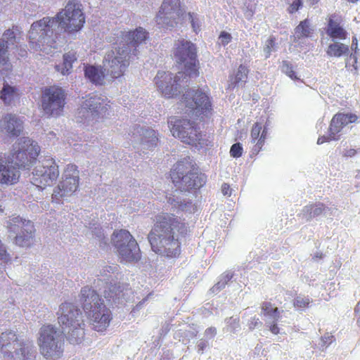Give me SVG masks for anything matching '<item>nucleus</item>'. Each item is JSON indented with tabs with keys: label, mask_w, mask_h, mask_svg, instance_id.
Wrapping results in <instances>:
<instances>
[{
	"label": "nucleus",
	"mask_w": 360,
	"mask_h": 360,
	"mask_svg": "<svg viewBox=\"0 0 360 360\" xmlns=\"http://www.w3.org/2000/svg\"><path fill=\"white\" fill-rule=\"evenodd\" d=\"M85 77L96 85L105 83L106 75L101 66L89 65L84 70Z\"/></svg>",
	"instance_id": "c756f323"
},
{
	"label": "nucleus",
	"mask_w": 360,
	"mask_h": 360,
	"mask_svg": "<svg viewBox=\"0 0 360 360\" xmlns=\"http://www.w3.org/2000/svg\"><path fill=\"white\" fill-rule=\"evenodd\" d=\"M311 32L310 23L307 20H304L296 27L294 33L295 40L300 39L304 37H309Z\"/></svg>",
	"instance_id": "e433bc0d"
},
{
	"label": "nucleus",
	"mask_w": 360,
	"mask_h": 360,
	"mask_svg": "<svg viewBox=\"0 0 360 360\" xmlns=\"http://www.w3.org/2000/svg\"><path fill=\"white\" fill-rule=\"evenodd\" d=\"M84 101L78 109L77 117L88 123L103 117L110 108L108 98L98 94H90L83 98Z\"/></svg>",
	"instance_id": "423d86ee"
},
{
	"label": "nucleus",
	"mask_w": 360,
	"mask_h": 360,
	"mask_svg": "<svg viewBox=\"0 0 360 360\" xmlns=\"http://www.w3.org/2000/svg\"><path fill=\"white\" fill-rule=\"evenodd\" d=\"M262 315L265 318L266 326L274 335L279 333L280 330L277 322L280 318V311L276 307L270 302H264L262 304Z\"/></svg>",
	"instance_id": "b1692460"
},
{
	"label": "nucleus",
	"mask_w": 360,
	"mask_h": 360,
	"mask_svg": "<svg viewBox=\"0 0 360 360\" xmlns=\"http://www.w3.org/2000/svg\"><path fill=\"white\" fill-rule=\"evenodd\" d=\"M248 15H249V16H251V15H252V13H250L248 14Z\"/></svg>",
	"instance_id": "338daca9"
},
{
	"label": "nucleus",
	"mask_w": 360,
	"mask_h": 360,
	"mask_svg": "<svg viewBox=\"0 0 360 360\" xmlns=\"http://www.w3.org/2000/svg\"><path fill=\"white\" fill-rule=\"evenodd\" d=\"M276 50L275 39L274 37H269L266 40L264 46L263 51L265 55V58H268L273 51Z\"/></svg>",
	"instance_id": "37998d69"
},
{
	"label": "nucleus",
	"mask_w": 360,
	"mask_h": 360,
	"mask_svg": "<svg viewBox=\"0 0 360 360\" xmlns=\"http://www.w3.org/2000/svg\"><path fill=\"white\" fill-rule=\"evenodd\" d=\"M58 323L63 330L71 327L84 325L81 311L70 302L62 303L58 311Z\"/></svg>",
	"instance_id": "6ab92c4d"
},
{
	"label": "nucleus",
	"mask_w": 360,
	"mask_h": 360,
	"mask_svg": "<svg viewBox=\"0 0 360 360\" xmlns=\"http://www.w3.org/2000/svg\"><path fill=\"white\" fill-rule=\"evenodd\" d=\"M84 326L71 327L63 330V332L67 335L68 339L72 344H79L82 341L84 336Z\"/></svg>",
	"instance_id": "f704fd0d"
},
{
	"label": "nucleus",
	"mask_w": 360,
	"mask_h": 360,
	"mask_svg": "<svg viewBox=\"0 0 360 360\" xmlns=\"http://www.w3.org/2000/svg\"><path fill=\"white\" fill-rule=\"evenodd\" d=\"M65 105V93L62 88L52 86L46 88L42 94L41 108L49 116L58 117Z\"/></svg>",
	"instance_id": "2eb2a0df"
},
{
	"label": "nucleus",
	"mask_w": 360,
	"mask_h": 360,
	"mask_svg": "<svg viewBox=\"0 0 360 360\" xmlns=\"http://www.w3.org/2000/svg\"><path fill=\"white\" fill-rule=\"evenodd\" d=\"M187 82V76L184 72H179L175 76L166 71H158L154 82L158 91L165 98H172L180 92L181 82Z\"/></svg>",
	"instance_id": "ddd939ff"
},
{
	"label": "nucleus",
	"mask_w": 360,
	"mask_h": 360,
	"mask_svg": "<svg viewBox=\"0 0 360 360\" xmlns=\"http://www.w3.org/2000/svg\"><path fill=\"white\" fill-rule=\"evenodd\" d=\"M122 46L124 44V48H129L130 52L136 50V46L143 42L148 38V32L142 27H138L133 31L121 32Z\"/></svg>",
	"instance_id": "412c9836"
},
{
	"label": "nucleus",
	"mask_w": 360,
	"mask_h": 360,
	"mask_svg": "<svg viewBox=\"0 0 360 360\" xmlns=\"http://www.w3.org/2000/svg\"><path fill=\"white\" fill-rule=\"evenodd\" d=\"M355 312L360 313V302L358 303L355 308Z\"/></svg>",
	"instance_id": "680f3d73"
},
{
	"label": "nucleus",
	"mask_w": 360,
	"mask_h": 360,
	"mask_svg": "<svg viewBox=\"0 0 360 360\" xmlns=\"http://www.w3.org/2000/svg\"><path fill=\"white\" fill-rule=\"evenodd\" d=\"M188 15L189 20H191L193 30L197 32L198 30H200V27L201 26V20L198 18L197 15L194 13H189Z\"/></svg>",
	"instance_id": "a18cd8bd"
},
{
	"label": "nucleus",
	"mask_w": 360,
	"mask_h": 360,
	"mask_svg": "<svg viewBox=\"0 0 360 360\" xmlns=\"http://www.w3.org/2000/svg\"><path fill=\"white\" fill-rule=\"evenodd\" d=\"M169 128L173 136L182 142L202 147L204 140L193 122L186 119L172 117L168 122Z\"/></svg>",
	"instance_id": "9d476101"
},
{
	"label": "nucleus",
	"mask_w": 360,
	"mask_h": 360,
	"mask_svg": "<svg viewBox=\"0 0 360 360\" xmlns=\"http://www.w3.org/2000/svg\"><path fill=\"white\" fill-rule=\"evenodd\" d=\"M0 207H1V205H0ZM0 210H1V211H2V209H1V208H0Z\"/></svg>",
	"instance_id": "774afa93"
},
{
	"label": "nucleus",
	"mask_w": 360,
	"mask_h": 360,
	"mask_svg": "<svg viewBox=\"0 0 360 360\" xmlns=\"http://www.w3.org/2000/svg\"><path fill=\"white\" fill-rule=\"evenodd\" d=\"M217 334V329L214 327H210L205 331V336L208 339L214 338Z\"/></svg>",
	"instance_id": "864d4df0"
},
{
	"label": "nucleus",
	"mask_w": 360,
	"mask_h": 360,
	"mask_svg": "<svg viewBox=\"0 0 360 360\" xmlns=\"http://www.w3.org/2000/svg\"><path fill=\"white\" fill-rule=\"evenodd\" d=\"M112 243L119 257L126 262L138 261L141 258L140 250L136 240L127 230H119L113 233Z\"/></svg>",
	"instance_id": "f8f14e48"
},
{
	"label": "nucleus",
	"mask_w": 360,
	"mask_h": 360,
	"mask_svg": "<svg viewBox=\"0 0 360 360\" xmlns=\"http://www.w3.org/2000/svg\"><path fill=\"white\" fill-rule=\"evenodd\" d=\"M0 41L5 44V46H7V48L9 45L14 44L16 42V35L14 30L10 29L6 30Z\"/></svg>",
	"instance_id": "a19ab883"
},
{
	"label": "nucleus",
	"mask_w": 360,
	"mask_h": 360,
	"mask_svg": "<svg viewBox=\"0 0 360 360\" xmlns=\"http://www.w3.org/2000/svg\"><path fill=\"white\" fill-rule=\"evenodd\" d=\"M2 127L11 136H18L22 131L23 121L16 115L8 114L3 119Z\"/></svg>",
	"instance_id": "cd10ccee"
},
{
	"label": "nucleus",
	"mask_w": 360,
	"mask_h": 360,
	"mask_svg": "<svg viewBox=\"0 0 360 360\" xmlns=\"http://www.w3.org/2000/svg\"><path fill=\"white\" fill-rule=\"evenodd\" d=\"M207 347V342L205 340H200L197 345L198 352L202 353L205 349Z\"/></svg>",
	"instance_id": "6e6d98bb"
},
{
	"label": "nucleus",
	"mask_w": 360,
	"mask_h": 360,
	"mask_svg": "<svg viewBox=\"0 0 360 360\" xmlns=\"http://www.w3.org/2000/svg\"><path fill=\"white\" fill-rule=\"evenodd\" d=\"M267 136V127L262 122L254 124L251 133V142L255 144L252 148L253 153H258L264 144Z\"/></svg>",
	"instance_id": "bb28decb"
},
{
	"label": "nucleus",
	"mask_w": 360,
	"mask_h": 360,
	"mask_svg": "<svg viewBox=\"0 0 360 360\" xmlns=\"http://www.w3.org/2000/svg\"><path fill=\"white\" fill-rule=\"evenodd\" d=\"M80 302L95 330L104 331L111 320V312L95 290L89 286L81 289Z\"/></svg>",
	"instance_id": "7ed1b4c3"
},
{
	"label": "nucleus",
	"mask_w": 360,
	"mask_h": 360,
	"mask_svg": "<svg viewBox=\"0 0 360 360\" xmlns=\"http://www.w3.org/2000/svg\"><path fill=\"white\" fill-rule=\"evenodd\" d=\"M349 50V46L335 41L328 46L326 53L330 57L340 58L347 54Z\"/></svg>",
	"instance_id": "c9c22d12"
},
{
	"label": "nucleus",
	"mask_w": 360,
	"mask_h": 360,
	"mask_svg": "<svg viewBox=\"0 0 360 360\" xmlns=\"http://www.w3.org/2000/svg\"><path fill=\"white\" fill-rule=\"evenodd\" d=\"M227 323L230 326L232 329V331L235 333L239 328V321L238 319L230 318L227 321Z\"/></svg>",
	"instance_id": "603ef678"
},
{
	"label": "nucleus",
	"mask_w": 360,
	"mask_h": 360,
	"mask_svg": "<svg viewBox=\"0 0 360 360\" xmlns=\"http://www.w3.org/2000/svg\"><path fill=\"white\" fill-rule=\"evenodd\" d=\"M104 295L105 298L112 300H120L125 295V292L120 289V286L110 285L108 290H105Z\"/></svg>",
	"instance_id": "4c0bfd02"
},
{
	"label": "nucleus",
	"mask_w": 360,
	"mask_h": 360,
	"mask_svg": "<svg viewBox=\"0 0 360 360\" xmlns=\"http://www.w3.org/2000/svg\"><path fill=\"white\" fill-rule=\"evenodd\" d=\"M333 139H330V134H328V136H321V137H319L317 140V144L320 145V144H322L326 141H332Z\"/></svg>",
	"instance_id": "4d7b16f0"
},
{
	"label": "nucleus",
	"mask_w": 360,
	"mask_h": 360,
	"mask_svg": "<svg viewBox=\"0 0 360 360\" xmlns=\"http://www.w3.org/2000/svg\"><path fill=\"white\" fill-rule=\"evenodd\" d=\"M360 153V148H347L344 150L342 155L345 158H352Z\"/></svg>",
	"instance_id": "3c124183"
},
{
	"label": "nucleus",
	"mask_w": 360,
	"mask_h": 360,
	"mask_svg": "<svg viewBox=\"0 0 360 360\" xmlns=\"http://www.w3.org/2000/svg\"><path fill=\"white\" fill-rule=\"evenodd\" d=\"M183 13L179 0H164L156 16V22L162 27H174Z\"/></svg>",
	"instance_id": "f3484780"
},
{
	"label": "nucleus",
	"mask_w": 360,
	"mask_h": 360,
	"mask_svg": "<svg viewBox=\"0 0 360 360\" xmlns=\"http://www.w3.org/2000/svg\"><path fill=\"white\" fill-rule=\"evenodd\" d=\"M173 54L176 63L183 65L185 75H198L196 48L193 43L184 39L177 41L174 46Z\"/></svg>",
	"instance_id": "9b49d317"
},
{
	"label": "nucleus",
	"mask_w": 360,
	"mask_h": 360,
	"mask_svg": "<svg viewBox=\"0 0 360 360\" xmlns=\"http://www.w3.org/2000/svg\"><path fill=\"white\" fill-rule=\"evenodd\" d=\"M0 347L5 360H30L34 351L31 341L18 340L13 331L1 333Z\"/></svg>",
	"instance_id": "20e7f679"
},
{
	"label": "nucleus",
	"mask_w": 360,
	"mask_h": 360,
	"mask_svg": "<svg viewBox=\"0 0 360 360\" xmlns=\"http://www.w3.org/2000/svg\"><path fill=\"white\" fill-rule=\"evenodd\" d=\"M281 70L283 73L288 75L290 78L293 80L297 79L298 77L296 76L295 71L292 69V65L288 61H283Z\"/></svg>",
	"instance_id": "c03bdc74"
},
{
	"label": "nucleus",
	"mask_w": 360,
	"mask_h": 360,
	"mask_svg": "<svg viewBox=\"0 0 360 360\" xmlns=\"http://www.w3.org/2000/svg\"><path fill=\"white\" fill-rule=\"evenodd\" d=\"M248 68L244 65H240L236 72V75H235L234 82H231V84H229V87L233 88L235 84L245 82L248 77Z\"/></svg>",
	"instance_id": "58836bf2"
},
{
	"label": "nucleus",
	"mask_w": 360,
	"mask_h": 360,
	"mask_svg": "<svg viewBox=\"0 0 360 360\" xmlns=\"http://www.w3.org/2000/svg\"><path fill=\"white\" fill-rule=\"evenodd\" d=\"M39 153L38 144L28 137H22L13 146V152L6 158L12 160V164L19 170L29 169Z\"/></svg>",
	"instance_id": "0eeeda50"
},
{
	"label": "nucleus",
	"mask_w": 360,
	"mask_h": 360,
	"mask_svg": "<svg viewBox=\"0 0 360 360\" xmlns=\"http://www.w3.org/2000/svg\"><path fill=\"white\" fill-rule=\"evenodd\" d=\"M232 37L231 34L226 32H222L219 37V43L223 46H226L231 41Z\"/></svg>",
	"instance_id": "8fccbe9b"
},
{
	"label": "nucleus",
	"mask_w": 360,
	"mask_h": 360,
	"mask_svg": "<svg viewBox=\"0 0 360 360\" xmlns=\"http://www.w3.org/2000/svg\"><path fill=\"white\" fill-rule=\"evenodd\" d=\"M38 345L41 354L47 359L56 360L63 354L60 333L51 325L41 326L39 331Z\"/></svg>",
	"instance_id": "39448f33"
},
{
	"label": "nucleus",
	"mask_w": 360,
	"mask_h": 360,
	"mask_svg": "<svg viewBox=\"0 0 360 360\" xmlns=\"http://www.w3.org/2000/svg\"><path fill=\"white\" fill-rule=\"evenodd\" d=\"M243 148L240 143L233 144L230 150V154L233 158H239L242 155Z\"/></svg>",
	"instance_id": "09e8293b"
},
{
	"label": "nucleus",
	"mask_w": 360,
	"mask_h": 360,
	"mask_svg": "<svg viewBox=\"0 0 360 360\" xmlns=\"http://www.w3.org/2000/svg\"><path fill=\"white\" fill-rule=\"evenodd\" d=\"M172 180L174 186L181 191L198 188L205 183L203 176H199L195 171L186 173V174L184 175H181L179 181L177 179Z\"/></svg>",
	"instance_id": "4be33fe9"
},
{
	"label": "nucleus",
	"mask_w": 360,
	"mask_h": 360,
	"mask_svg": "<svg viewBox=\"0 0 360 360\" xmlns=\"http://www.w3.org/2000/svg\"><path fill=\"white\" fill-rule=\"evenodd\" d=\"M183 99L186 106L196 117L205 114L211 109L209 97L200 90L186 91Z\"/></svg>",
	"instance_id": "a211bd4d"
},
{
	"label": "nucleus",
	"mask_w": 360,
	"mask_h": 360,
	"mask_svg": "<svg viewBox=\"0 0 360 360\" xmlns=\"http://www.w3.org/2000/svg\"><path fill=\"white\" fill-rule=\"evenodd\" d=\"M326 207L322 204L310 205L305 206L299 214V216L307 221L322 214Z\"/></svg>",
	"instance_id": "2f4dec72"
},
{
	"label": "nucleus",
	"mask_w": 360,
	"mask_h": 360,
	"mask_svg": "<svg viewBox=\"0 0 360 360\" xmlns=\"http://www.w3.org/2000/svg\"><path fill=\"white\" fill-rule=\"evenodd\" d=\"M77 59V53L75 51H70L65 53L63 56V62L55 65V69L57 72L63 75H68L70 74L72 63Z\"/></svg>",
	"instance_id": "7c9ffc66"
},
{
	"label": "nucleus",
	"mask_w": 360,
	"mask_h": 360,
	"mask_svg": "<svg viewBox=\"0 0 360 360\" xmlns=\"http://www.w3.org/2000/svg\"><path fill=\"white\" fill-rule=\"evenodd\" d=\"M124 46L120 43L117 47L109 51L104 58L103 65L112 79L122 77L129 65L131 52L129 48Z\"/></svg>",
	"instance_id": "1a4fd4ad"
},
{
	"label": "nucleus",
	"mask_w": 360,
	"mask_h": 360,
	"mask_svg": "<svg viewBox=\"0 0 360 360\" xmlns=\"http://www.w3.org/2000/svg\"><path fill=\"white\" fill-rule=\"evenodd\" d=\"M79 172L75 165H68L63 173L62 180L58 186L54 188L53 198H58L72 195L79 186Z\"/></svg>",
	"instance_id": "dca6fc26"
},
{
	"label": "nucleus",
	"mask_w": 360,
	"mask_h": 360,
	"mask_svg": "<svg viewBox=\"0 0 360 360\" xmlns=\"http://www.w3.org/2000/svg\"><path fill=\"white\" fill-rule=\"evenodd\" d=\"M349 2H352V3H355L356 1H357L358 0H348Z\"/></svg>",
	"instance_id": "e2e57ef3"
},
{
	"label": "nucleus",
	"mask_w": 360,
	"mask_h": 360,
	"mask_svg": "<svg viewBox=\"0 0 360 360\" xmlns=\"http://www.w3.org/2000/svg\"><path fill=\"white\" fill-rule=\"evenodd\" d=\"M356 46H357V40H356V38H354V39H353V41H352V44L351 48H352V49H356Z\"/></svg>",
	"instance_id": "052dcab7"
},
{
	"label": "nucleus",
	"mask_w": 360,
	"mask_h": 360,
	"mask_svg": "<svg viewBox=\"0 0 360 360\" xmlns=\"http://www.w3.org/2000/svg\"><path fill=\"white\" fill-rule=\"evenodd\" d=\"M261 349V347H255V349H256V350H257V349Z\"/></svg>",
	"instance_id": "0e129e2a"
},
{
	"label": "nucleus",
	"mask_w": 360,
	"mask_h": 360,
	"mask_svg": "<svg viewBox=\"0 0 360 360\" xmlns=\"http://www.w3.org/2000/svg\"><path fill=\"white\" fill-rule=\"evenodd\" d=\"M179 206L181 207L182 210H184V208L182 207V205H180Z\"/></svg>",
	"instance_id": "69168bd1"
},
{
	"label": "nucleus",
	"mask_w": 360,
	"mask_h": 360,
	"mask_svg": "<svg viewBox=\"0 0 360 360\" xmlns=\"http://www.w3.org/2000/svg\"><path fill=\"white\" fill-rule=\"evenodd\" d=\"M326 34L332 39L333 41L342 40L347 37V32L340 25L341 18L337 15H331L328 17Z\"/></svg>",
	"instance_id": "a878e982"
},
{
	"label": "nucleus",
	"mask_w": 360,
	"mask_h": 360,
	"mask_svg": "<svg viewBox=\"0 0 360 360\" xmlns=\"http://www.w3.org/2000/svg\"><path fill=\"white\" fill-rule=\"evenodd\" d=\"M357 116L354 114H336L332 119L330 125V139L335 140L339 139L338 134L341 131L344 126L349 123L357 121Z\"/></svg>",
	"instance_id": "5701e85b"
},
{
	"label": "nucleus",
	"mask_w": 360,
	"mask_h": 360,
	"mask_svg": "<svg viewBox=\"0 0 360 360\" xmlns=\"http://www.w3.org/2000/svg\"><path fill=\"white\" fill-rule=\"evenodd\" d=\"M333 336H330V335H328V336H325L322 338V341L324 342V343H328V344H330L333 341Z\"/></svg>",
	"instance_id": "13d9d810"
},
{
	"label": "nucleus",
	"mask_w": 360,
	"mask_h": 360,
	"mask_svg": "<svg viewBox=\"0 0 360 360\" xmlns=\"http://www.w3.org/2000/svg\"><path fill=\"white\" fill-rule=\"evenodd\" d=\"M187 232V226L173 214H164L157 217V221L148 235L153 251L166 257H175L180 253L179 236Z\"/></svg>",
	"instance_id": "f03ea898"
},
{
	"label": "nucleus",
	"mask_w": 360,
	"mask_h": 360,
	"mask_svg": "<svg viewBox=\"0 0 360 360\" xmlns=\"http://www.w3.org/2000/svg\"><path fill=\"white\" fill-rule=\"evenodd\" d=\"M195 171V166L192 160L189 157H186L179 161L171 171V179L179 181L181 175L186 174V173Z\"/></svg>",
	"instance_id": "c85d7f7f"
},
{
	"label": "nucleus",
	"mask_w": 360,
	"mask_h": 360,
	"mask_svg": "<svg viewBox=\"0 0 360 360\" xmlns=\"http://www.w3.org/2000/svg\"><path fill=\"white\" fill-rule=\"evenodd\" d=\"M233 278V274L230 271L224 272L221 275L219 281L212 288L214 292L224 288L226 283Z\"/></svg>",
	"instance_id": "79ce46f5"
},
{
	"label": "nucleus",
	"mask_w": 360,
	"mask_h": 360,
	"mask_svg": "<svg viewBox=\"0 0 360 360\" xmlns=\"http://www.w3.org/2000/svg\"><path fill=\"white\" fill-rule=\"evenodd\" d=\"M258 323H259V319H253V320L251 321L250 324V328L253 329L255 327L257 326Z\"/></svg>",
	"instance_id": "bf43d9fd"
},
{
	"label": "nucleus",
	"mask_w": 360,
	"mask_h": 360,
	"mask_svg": "<svg viewBox=\"0 0 360 360\" xmlns=\"http://www.w3.org/2000/svg\"><path fill=\"white\" fill-rule=\"evenodd\" d=\"M20 170L12 164L6 155H0V184L14 185L19 181Z\"/></svg>",
	"instance_id": "aec40b11"
},
{
	"label": "nucleus",
	"mask_w": 360,
	"mask_h": 360,
	"mask_svg": "<svg viewBox=\"0 0 360 360\" xmlns=\"http://www.w3.org/2000/svg\"><path fill=\"white\" fill-rule=\"evenodd\" d=\"M0 260L4 263H7L11 261V256L7 252L6 247L0 240Z\"/></svg>",
	"instance_id": "de8ad7c7"
},
{
	"label": "nucleus",
	"mask_w": 360,
	"mask_h": 360,
	"mask_svg": "<svg viewBox=\"0 0 360 360\" xmlns=\"http://www.w3.org/2000/svg\"><path fill=\"white\" fill-rule=\"evenodd\" d=\"M59 176L58 166L52 158L43 160L33 172L32 183L41 189L51 186Z\"/></svg>",
	"instance_id": "4468645a"
},
{
	"label": "nucleus",
	"mask_w": 360,
	"mask_h": 360,
	"mask_svg": "<svg viewBox=\"0 0 360 360\" xmlns=\"http://www.w3.org/2000/svg\"><path fill=\"white\" fill-rule=\"evenodd\" d=\"M4 226L10 234H15L14 243L17 245L30 247L33 243L35 230L30 220L12 216L5 221Z\"/></svg>",
	"instance_id": "6e6552de"
},
{
	"label": "nucleus",
	"mask_w": 360,
	"mask_h": 360,
	"mask_svg": "<svg viewBox=\"0 0 360 360\" xmlns=\"http://www.w3.org/2000/svg\"><path fill=\"white\" fill-rule=\"evenodd\" d=\"M12 70V65L9 61L7 53V46L0 41V75L4 78Z\"/></svg>",
	"instance_id": "473e14b6"
},
{
	"label": "nucleus",
	"mask_w": 360,
	"mask_h": 360,
	"mask_svg": "<svg viewBox=\"0 0 360 360\" xmlns=\"http://www.w3.org/2000/svg\"><path fill=\"white\" fill-rule=\"evenodd\" d=\"M221 192L224 195L230 196L231 195V189L227 184H223L221 186Z\"/></svg>",
	"instance_id": "5fc2aeb1"
},
{
	"label": "nucleus",
	"mask_w": 360,
	"mask_h": 360,
	"mask_svg": "<svg viewBox=\"0 0 360 360\" xmlns=\"http://www.w3.org/2000/svg\"><path fill=\"white\" fill-rule=\"evenodd\" d=\"M18 90L15 87L8 84H4V87L0 93V98L6 105H11L18 98Z\"/></svg>",
	"instance_id": "72a5a7b5"
},
{
	"label": "nucleus",
	"mask_w": 360,
	"mask_h": 360,
	"mask_svg": "<svg viewBox=\"0 0 360 360\" xmlns=\"http://www.w3.org/2000/svg\"><path fill=\"white\" fill-rule=\"evenodd\" d=\"M317 1L318 0H312V3H314L315 1ZM285 1L290 5V13H294L297 11L302 4L301 0H285Z\"/></svg>",
	"instance_id": "49530a36"
},
{
	"label": "nucleus",
	"mask_w": 360,
	"mask_h": 360,
	"mask_svg": "<svg viewBox=\"0 0 360 360\" xmlns=\"http://www.w3.org/2000/svg\"><path fill=\"white\" fill-rule=\"evenodd\" d=\"M311 302V300L309 297L299 295L294 299L293 305L297 310L302 311L309 307Z\"/></svg>",
	"instance_id": "ea45409f"
},
{
	"label": "nucleus",
	"mask_w": 360,
	"mask_h": 360,
	"mask_svg": "<svg viewBox=\"0 0 360 360\" xmlns=\"http://www.w3.org/2000/svg\"><path fill=\"white\" fill-rule=\"evenodd\" d=\"M139 136L134 137V141L139 144V148L143 150H150L155 147L158 138L155 130L141 128L137 129Z\"/></svg>",
	"instance_id": "393cba45"
},
{
	"label": "nucleus",
	"mask_w": 360,
	"mask_h": 360,
	"mask_svg": "<svg viewBox=\"0 0 360 360\" xmlns=\"http://www.w3.org/2000/svg\"><path fill=\"white\" fill-rule=\"evenodd\" d=\"M56 23L68 34L80 31L85 23L82 5L77 1H70L55 17H44L34 22L28 32L30 46L35 51L46 54L57 49L62 41L60 34L53 32Z\"/></svg>",
	"instance_id": "f257e3e1"
}]
</instances>
